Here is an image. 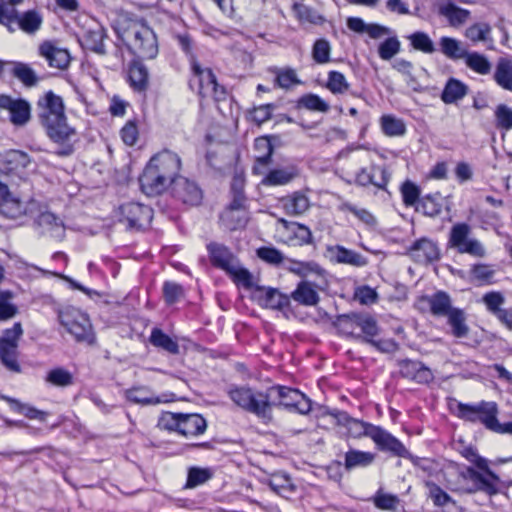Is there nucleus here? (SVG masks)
Segmentation results:
<instances>
[{
	"mask_svg": "<svg viewBox=\"0 0 512 512\" xmlns=\"http://www.w3.org/2000/svg\"><path fill=\"white\" fill-rule=\"evenodd\" d=\"M297 108H305L309 111L327 113L330 109V106L319 95L314 93H306L299 97L297 100Z\"/></svg>",
	"mask_w": 512,
	"mask_h": 512,
	"instance_id": "obj_52",
	"label": "nucleus"
},
{
	"mask_svg": "<svg viewBox=\"0 0 512 512\" xmlns=\"http://www.w3.org/2000/svg\"><path fill=\"white\" fill-rule=\"evenodd\" d=\"M271 72L275 75L274 87L283 90H290L293 87L302 84L295 69L291 67L274 68Z\"/></svg>",
	"mask_w": 512,
	"mask_h": 512,
	"instance_id": "obj_45",
	"label": "nucleus"
},
{
	"mask_svg": "<svg viewBox=\"0 0 512 512\" xmlns=\"http://www.w3.org/2000/svg\"><path fill=\"white\" fill-rule=\"evenodd\" d=\"M402 202L406 207H413L421 200V189L410 180H406L400 187Z\"/></svg>",
	"mask_w": 512,
	"mask_h": 512,
	"instance_id": "obj_57",
	"label": "nucleus"
},
{
	"mask_svg": "<svg viewBox=\"0 0 512 512\" xmlns=\"http://www.w3.org/2000/svg\"><path fill=\"white\" fill-rule=\"evenodd\" d=\"M445 317L447 318V324L451 328V334L455 338H465L468 336L469 326L464 310L453 307Z\"/></svg>",
	"mask_w": 512,
	"mask_h": 512,
	"instance_id": "obj_41",
	"label": "nucleus"
},
{
	"mask_svg": "<svg viewBox=\"0 0 512 512\" xmlns=\"http://www.w3.org/2000/svg\"><path fill=\"white\" fill-rule=\"evenodd\" d=\"M438 12L448 20L449 25L452 27L462 26L471 17V12L468 9L459 7L450 1L441 5Z\"/></svg>",
	"mask_w": 512,
	"mask_h": 512,
	"instance_id": "obj_40",
	"label": "nucleus"
},
{
	"mask_svg": "<svg viewBox=\"0 0 512 512\" xmlns=\"http://www.w3.org/2000/svg\"><path fill=\"white\" fill-rule=\"evenodd\" d=\"M268 485L273 492L286 499H290L297 490L291 477L283 472L273 473L268 480Z\"/></svg>",
	"mask_w": 512,
	"mask_h": 512,
	"instance_id": "obj_37",
	"label": "nucleus"
},
{
	"mask_svg": "<svg viewBox=\"0 0 512 512\" xmlns=\"http://www.w3.org/2000/svg\"><path fill=\"white\" fill-rule=\"evenodd\" d=\"M448 409L449 412L458 419L474 424L481 423L488 430H491L499 413L496 402L485 400L471 404L451 399L448 403Z\"/></svg>",
	"mask_w": 512,
	"mask_h": 512,
	"instance_id": "obj_7",
	"label": "nucleus"
},
{
	"mask_svg": "<svg viewBox=\"0 0 512 512\" xmlns=\"http://www.w3.org/2000/svg\"><path fill=\"white\" fill-rule=\"evenodd\" d=\"M162 292L167 305L179 302L185 295L183 286L174 281H165L162 286Z\"/></svg>",
	"mask_w": 512,
	"mask_h": 512,
	"instance_id": "obj_61",
	"label": "nucleus"
},
{
	"mask_svg": "<svg viewBox=\"0 0 512 512\" xmlns=\"http://www.w3.org/2000/svg\"><path fill=\"white\" fill-rule=\"evenodd\" d=\"M11 73L25 87L36 86L39 81L35 71L28 64L22 62H15Z\"/></svg>",
	"mask_w": 512,
	"mask_h": 512,
	"instance_id": "obj_54",
	"label": "nucleus"
},
{
	"mask_svg": "<svg viewBox=\"0 0 512 512\" xmlns=\"http://www.w3.org/2000/svg\"><path fill=\"white\" fill-rule=\"evenodd\" d=\"M2 399L7 402L10 410L13 411L14 413L24 415L29 419L43 420L45 418V413L43 411L38 410L35 407L25 405L17 399H14L9 396H2Z\"/></svg>",
	"mask_w": 512,
	"mask_h": 512,
	"instance_id": "obj_53",
	"label": "nucleus"
},
{
	"mask_svg": "<svg viewBox=\"0 0 512 512\" xmlns=\"http://www.w3.org/2000/svg\"><path fill=\"white\" fill-rule=\"evenodd\" d=\"M114 217L127 229L143 230L152 222L153 209L141 202L127 201L117 207Z\"/></svg>",
	"mask_w": 512,
	"mask_h": 512,
	"instance_id": "obj_10",
	"label": "nucleus"
},
{
	"mask_svg": "<svg viewBox=\"0 0 512 512\" xmlns=\"http://www.w3.org/2000/svg\"><path fill=\"white\" fill-rule=\"evenodd\" d=\"M289 297L290 301L294 300L297 304L308 307L315 306L320 301L316 286L306 280L300 281Z\"/></svg>",
	"mask_w": 512,
	"mask_h": 512,
	"instance_id": "obj_32",
	"label": "nucleus"
},
{
	"mask_svg": "<svg viewBox=\"0 0 512 512\" xmlns=\"http://www.w3.org/2000/svg\"><path fill=\"white\" fill-rule=\"evenodd\" d=\"M36 115L48 138L59 148L55 154L68 157L75 151L76 130L68 124L64 100L54 91L48 90L36 101Z\"/></svg>",
	"mask_w": 512,
	"mask_h": 512,
	"instance_id": "obj_1",
	"label": "nucleus"
},
{
	"mask_svg": "<svg viewBox=\"0 0 512 512\" xmlns=\"http://www.w3.org/2000/svg\"><path fill=\"white\" fill-rule=\"evenodd\" d=\"M272 135L259 136L254 140V150L258 153L255 156L252 173L254 175H262L267 167L272 163V155L274 146L272 144Z\"/></svg>",
	"mask_w": 512,
	"mask_h": 512,
	"instance_id": "obj_22",
	"label": "nucleus"
},
{
	"mask_svg": "<svg viewBox=\"0 0 512 512\" xmlns=\"http://www.w3.org/2000/svg\"><path fill=\"white\" fill-rule=\"evenodd\" d=\"M31 119V105L22 98L9 116L10 122L17 127L26 125Z\"/></svg>",
	"mask_w": 512,
	"mask_h": 512,
	"instance_id": "obj_59",
	"label": "nucleus"
},
{
	"mask_svg": "<svg viewBox=\"0 0 512 512\" xmlns=\"http://www.w3.org/2000/svg\"><path fill=\"white\" fill-rule=\"evenodd\" d=\"M326 257L334 264H345L353 267H364L368 264V259L365 256L339 244L328 245L326 247Z\"/></svg>",
	"mask_w": 512,
	"mask_h": 512,
	"instance_id": "obj_23",
	"label": "nucleus"
},
{
	"mask_svg": "<svg viewBox=\"0 0 512 512\" xmlns=\"http://www.w3.org/2000/svg\"><path fill=\"white\" fill-rule=\"evenodd\" d=\"M371 440L378 451L383 452L390 457L404 459L411 458V453L405 447L403 442L380 425L376 426Z\"/></svg>",
	"mask_w": 512,
	"mask_h": 512,
	"instance_id": "obj_13",
	"label": "nucleus"
},
{
	"mask_svg": "<svg viewBox=\"0 0 512 512\" xmlns=\"http://www.w3.org/2000/svg\"><path fill=\"white\" fill-rule=\"evenodd\" d=\"M269 390H276L279 397V404L290 411L300 414H307L311 411L312 404L310 399L296 388L283 385H275Z\"/></svg>",
	"mask_w": 512,
	"mask_h": 512,
	"instance_id": "obj_17",
	"label": "nucleus"
},
{
	"mask_svg": "<svg viewBox=\"0 0 512 512\" xmlns=\"http://www.w3.org/2000/svg\"><path fill=\"white\" fill-rule=\"evenodd\" d=\"M227 395L237 407L256 416L262 423L269 424L273 421L274 403L268 390L255 389L248 385H231Z\"/></svg>",
	"mask_w": 512,
	"mask_h": 512,
	"instance_id": "obj_5",
	"label": "nucleus"
},
{
	"mask_svg": "<svg viewBox=\"0 0 512 512\" xmlns=\"http://www.w3.org/2000/svg\"><path fill=\"white\" fill-rule=\"evenodd\" d=\"M281 207L288 216L303 215L310 208V200L303 191H294L279 199Z\"/></svg>",
	"mask_w": 512,
	"mask_h": 512,
	"instance_id": "obj_30",
	"label": "nucleus"
},
{
	"mask_svg": "<svg viewBox=\"0 0 512 512\" xmlns=\"http://www.w3.org/2000/svg\"><path fill=\"white\" fill-rule=\"evenodd\" d=\"M376 455L370 451L349 449L344 455V468L351 471L356 468H366L372 465Z\"/></svg>",
	"mask_w": 512,
	"mask_h": 512,
	"instance_id": "obj_39",
	"label": "nucleus"
},
{
	"mask_svg": "<svg viewBox=\"0 0 512 512\" xmlns=\"http://www.w3.org/2000/svg\"><path fill=\"white\" fill-rule=\"evenodd\" d=\"M169 188L171 196L186 206L194 207L202 203L203 192L195 181L180 176Z\"/></svg>",
	"mask_w": 512,
	"mask_h": 512,
	"instance_id": "obj_15",
	"label": "nucleus"
},
{
	"mask_svg": "<svg viewBox=\"0 0 512 512\" xmlns=\"http://www.w3.org/2000/svg\"><path fill=\"white\" fill-rule=\"evenodd\" d=\"M491 33L487 22L474 23L466 29L465 36L473 43L485 42Z\"/></svg>",
	"mask_w": 512,
	"mask_h": 512,
	"instance_id": "obj_63",
	"label": "nucleus"
},
{
	"mask_svg": "<svg viewBox=\"0 0 512 512\" xmlns=\"http://www.w3.org/2000/svg\"><path fill=\"white\" fill-rule=\"evenodd\" d=\"M419 309L428 311L435 317H444L453 308L452 301L447 292L439 290L432 295H422L418 298Z\"/></svg>",
	"mask_w": 512,
	"mask_h": 512,
	"instance_id": "obj_20",
	"label": "nucleus"
},
{
	"mask_svg": "<svg viewBox=\"0 0 512 512\" xmlns=\"http://www.w3.org/2000/svg\"><path fill=\"white\" fill-rule=\"evenodd\" d=\"M219 218L226 229L230 231L241 230L246 227L249 221V211H222Z\"/></svg>",
	"mask_w": 512,
	"mask_h": 512,
	"instance_id": "obj_47",
	"label": "nucleus"
},
{
	"mask_svg": "<svg viewBox=\"0 0 512 512\" xmlns=\"http://www.w3.org/2000/svg\"><path fill=\"white\" fill-rule=\"evenodd\" d=\"M187 85L201 101L213 99L220 102L227 97L226 88L218 82L212 68L203 67L200 61L193 60V63L189 64Z\"/></svg>",
	"mask_w": 512,
	"mask_h": 512,
	"instance_id": "obj_6",
	"label": "nucleus"
},
{
	"mask_svg": "<svg viewBox=\"0 0 512 512\" xmlns=\"http://www.w3.org/2000/svg\"><path fill=\"white\" fill-rule=\"evenodd\" d=\"M148 342L155 348L165 351L171 355H179L180 347L177 340L167 333H165L159 327H153L151 329Z\"/></svg>",
	"mask_w": 512,
	"mask_h": 512,
	"instance_id": "obj_34",
	"label": "nucleus"
},
{
	"mask_svg": "<svg viewBox=\"0 0 512 512\" xmlns=\"http://www.w3.org/2000/svg\"><path fill=\"white\" fill-rule=\"evenodd\" d=\"M8 15L12 16L11 24L17 22L19 28L28 34L38 31L43 23L41 13L36 9H31L18 14L15 8L8 10Z\"/></svg>",
	"mask_w": 512,
	"mask_h": 512,
	"instance_id": "obj_29",
	"label": "nucleus"
},
{
	"mask_svg": "<svg viewBox=\"0 0 512 512\" xmlns=\"http://www.w3.org/2000/svg\"><path fill=\"white\" fill-rule=\"evenodd\" d=\"M334 326L341 336L360 339L380 352L392 353L398 349V343L394 339L376 338L379 335L380 328L376 319L371 315L363 313L339 315L334 322Z\"/></svg>",
	"mask_w": 512,
	"mask_h": 512,
	"instance_id": "obj_3",
	"label": "nucleus"
},
{
	"mask_svg": "<svg viewBox=\"0 0 512 512\" xmlns=\"http://www.w3.org/2000/svg\"><path fill=\"white\" fill-rule=\"evenodd\" d=\"M399 502L397 495L385 493L382 489L377 490L373 496V503L380 510L395 511Z\"/></svg>",
	"mask_w": 512,
	"mask_h": 512,
	"instance_id": "obj_62",
	"label": "nucleus"
},
{
	"mask_svg": "<svg viewBox=\"0 0 512 512\" xmlns=\"http://www.w3.org/2000/svg\"><path fill=\"white\" fill-rule=\"evenodd\" d=\"M493 80L502 89L512 92V58L500 57L498 59Z\"/></svg>",
	"mask_w": 512,
	"mask_h": 512,
	"instance_id": "obj_42",
	"label": "nucleus"
},
{
	"mask_svg": "<svg viewBox=\"0 0 512 512\" xmlns=\"http://www.w3.org/2000/svg\"><path fill=\"white\" fill-rule=\"evenodd\" d=\"M471 234V226L465 222L455 223L449 232L448 245L455 248L461 254H469L472 256H484V248L476 239L469 238Z\"/></svg>",
	"mask_w": 512,
	"mask_h": 512,
	"instance_id": "obj_12",
	"label": "nucleus"
},
{
	"mask_svg": "<svg viewBox=\"0 0 512 512\" xmlns=\"http://www.w3.org/2000/svg\"><path fill=\"white\" fill-rule=\"evenodd\" d=\"M116 32L118 38L135 58L154 59L157 56V36L144 19H127Z\"/></svg>",
	"mask_w": 512,
	"mask_h": 512,
	"instance_id": "obj_4",
	"label": "nucleus"
},
{
	"mask_svg": "<svg viewBox=\"0 0 512 512\" xmlns=\"http://www.w3.org/2000/svg\"><path fill=\"white\" fill-rule=\"evenodd\" d=\"M299 175L295 166L275 168L269 170L263 177L261 183L264 186H284L292 182Z\"/></svg>",
	"mask_w": 512,
	"mask_h": 512,
	"instance_id": "obj_33",
	"label": "nucleus"
},
{
	"mask_svg": "<svg viewBox=\"0 0 512 512\" xmlns=\"http://www.w3.org/2000/svg\"><path fill=\"white\" fill-rule=\"evenodd\" d=\"M0 214L9 219H18L26 214V207L19 198L10 194L0 200Z\"/></svg>",
	"mask_w": 512,
	"mask_h": 512,
	"instance_id": "obj_48",
	"label": "nucleus"
},
{
	"mask_svg": "<svg viewBox=\"0 0 512 512\" xmlns=\"http://www.w3.org/2000/svg\"><path fill=\"white\" fill-rule=\"evenodd\" d=\"M181 169L180 156L167 148L162 149L149 159L139 176L141 191L150 197L162 195L181 176Z\"/></svg>",
	"mask_w": 512,
	"mask_h": 512,
	"instance_id": "obj_2",
	"label": "nucleus"
},
{
	"mask_svg": "<svg viewBox=\"0 0 512 512\" xmlns=\"http://www.w3.org/2000/svg\"><path fill=\"white\" fill-rule=\"evenodd\" d=\"M469 91V87L463 81L450 77L441 92L440 98L445 104H453L462 100Z\"/></svg>",
	"mask_w": 512,
	"mask_h": 512,
	"instance_id": "obj_36",
	"label": "nucleus"
},
{
	"mask_svg": "<svg viewBox=\"0 0 512 512\" xmlns=\"http://www.w3.org/2000/svg\"><path fill=\"white\" fill-rule=\"evenodd\" d=\"M347 27L357 33H367L372 39H379L390 33V29L378 23L366 24L360 17H349Z\"/></svg>",
	"mask_w": 512,
	"mask_h": 512,
	"instance_id": "obj_35",
	"label": "nucleus"
},
{
	"mask_svg": "<svg viewBox=\"0 0 512 512\" xmlns=\"http://www.w3.org/2000/svg\"><path fill=\"white\" fill-rule=\"evenodd\" d=\"M465 65L473 72L479 75H487L491 72L492 64L489 59L479 52L473 51L466 53L464 57Z\"/></svg>",
	"mask_w": 512,
	"mask_h": 512,
	"instance_id": "obj_49",
	"label": "nucleus"
},
{
	"mask_svg": "<svg viewBox=\"0 0 512 512\" xmlns=\"http://www.w3.org/2000/svg\"><path fill=\"white\" fill-rule=\"evenodd\" d=\"M256 297L260 305L274 310L290 308V297L277 288L257 286Z\"/></svg>",
	"mask_w": 512,
	"mask_h": 512,
	"instance_id": "obj_24",
	"label": "nucleus"
},
{
	"mask_svg": "<svg viewBox=\"0 0 512 512\" xmlns=\"http://www.w3.org/2000/svg\"><path fill=\"white\" fill-rule=\"evenodd\" d=\"M39 53L50 67L60 70L66 69L70 64V54L66 49L59 48L51 42H44L39 47Z\"/></svg>",
	"mask_w": 512,
	"mask_h": 512,
	"instance_id": "obj_31",
	"label": "nucleus"
},
{
	"mask_svg": "<svg viewBox=\"0 0 512 512\" xmlns=\"http://www.w3.org/2000/svg\"><path fill=\"white\" fill-rule=\"evenodd\" d=\"M482 301L489 313L495 316L496 319L500 318L506 308H502L505 302L504 295L499 291H490L483 295Z\"/></svg>",
	"mask_w": 512,
	"mask_h": 512,
	"instance_id": "obj_55",
	"label": "nucleus"
},
{
	"mask_svg": "<svg viewBox=\"0 0 512 512\" xmlns=\"http://www.w3.org/2000/svg\"><path fill=\"white\" fill-rule=\"evenodd\" d=\"M409 40L411 46L417 51H421L426 54H432L435 51L433 41L425 32H414L409 36Z\"/></svg>",
	"mask_w": 512,
	"mask_h": 512,
	"instance_id": "obj_64",
	"label": "nucleus"
},
{
	"mask_svg": "<svg viewBox=\"0 0 512 512\" xmlns=\"http://www.w3.org/2000/svg\"><path fill=\"white\" fill-rule=\"evenodd\" d=\"M443 197L439 191L428 193L421 197L417 210H420L425 216L436 217L442 212Z\"/></svg>",
	"mask_w": 512,
	"mask_h": 512,
	"instance_id": "obj_46",
	"label": "nucleus"
},
{
	"mask_svg": "<svg viewBox=\"0 0 512 512\" xmlns=\"http://www.w3.org/2000/svg\"><path fill=\"white\" fill-rule=\"evenodd\" d=\"M159 425L183 437H197L207 430L206 419L198 413L165 412L159 420Z\"/></svg>",
	"mask_w": 512,
	"mask_h": 512,
	"instance_id": "obj_8",
	"label": "nucleus"
},
{
	"mask_svg": "<svg viewBox=\"0 0 512 512\" xmlns=\"http://www.w3.org/2000/svg\"><path fill=\"white\" fill-rule=\"evenodd\" d=\"M214 477L210 467L192 466L188 469L185 488L192 489L205 484Z\"/></svg>",
	"mask_w": 512,
	"mask_h": 512,
	"instance_id": "obj_50",
	"label": "nucleus"
},
{
	"mask_svg": "<svg viewBox=\"0 0 512 512\" xmlns=\"http://www.w3.org/2000/svg\"><path fill=\"white\" fill-rule=\"evenodd\" d=\"M142 60L134 58L128 63L125 80L135 94L145 98L150 87V74Z\"/></svg>",
	"mask_w": 512,
	"mask_h": 512,
	"instance_id": "obj_18",
	"label": "nucleus"
},
{
	"mask_svg": "<svg viewBox=\"0 0 512 512\" xmlns=\"http://www.w3.org/2000/svg\"><path fill=\"white\" fill-rule=\"evenodd\" d=\"M256 256L264 263L279 267L285 260L284 254L274 246H261L256 249Z\"/></svg>",
	"mask_w": 512,
	"mask_h": 512,
	"instance_id": "obj_56",
	"label": "nucleus"
},
{
	"mask_svg": "<svg viewBox=\"0 0 512 512\" xmlns=\"http://www.w3.org/2000/svg\"><path fill=\"white\" fill-rule=\"evenodd\" d=\"M282 228L281 242L289 247H303L313 243L311 229L305 224L280 218Z\"/></svg>",
	"mask_w": 512,
	"mask_h": 512,
	"instance_id": "obj_14",
	"label": "nucleus"
},
{
	"mask_svg": "<svg viewBox=\"0 0 512 512\" xmlns=\"http://www.w3.org/2000/svg\"><path fill=\"white\" fill-rule=\"evenodd\" d=\"M22 335V324L15 322L11 328L5 329L0 337V361L8 371L13 373L22 372L18 361V344Z\"/></svg>",
	"mask_w": 512,
	"mask_h": 512,
	"instance_id": "obj_11",
	"label": "nucleus"
},
{
	"mask_svg": "<svg viewBox=\"0 0 512 512\" xmlns=\"http://www.w3.org/2000/svg\"><path fill=\"white\" fill-rule=\"evenodd\" d=\"M390 177L385 168L373 166L370 169L361 168L355 176V183L362 187L373 185L378 189L385 190Z\"/></svg>",
	"mask_w": 512,
	"mask_h": 512,
	"instance_id": "obj_28",
	"label": "nucleus"
},
{
	"mask_svg": "<svg viewBox=\"0 0 512 512\" xmlns=\"http://www.w3.org/2000/svg\"><path fill=\"white\" fill-rule=\"evenodd\" d=\"M45 381L56 387H67L73 384V375L65 368L56 367L47 373Z\"/></svg>",
	"mask_w": 512,
	"mask_h": 512,
	"instance_id": "obj_60",
	"label": "nucleus"
},
{
	"mask_svg": "<svg viewBox=\"0 0 512 512\" xmlns=\"http://www.w3.org/2000/svg\"><path fill=\"white\" fill-rule=\"evenodd\" d=\"M409 256L417 263L430 264L440 259L441 253L436 242L422 237L408 248Z\"/></svg>",
	"mask_w": 512,
	"mask_h": 512,
	"instance_id": "obj_21",
	"label": "nucleus"
},
{
	"mask_svg": "<svg viewBox=\"0 0 512 512\" xmlns=\"http://www.w3.org/2000/svg\"><path fill=\"white\" fill-rule=\"evenodd\" d=\"M206 250L212 267L224 272L229 270L236 260L231 249L222 243L210 242L206 245Z\"/></svg>",
	"mask_w": 512,
	"mask_h": 512,
	"instance_id": "obj_26",
	"label": "nucleus"
},
{
	"mask_svg": "<svg viewBox=\"0 0 512 512\" xmlns=\"http://www.w3.org/2000/svg\"><path fill=\"white\" fill-rule=\"evenodd\" d=\"M480 472L475 480L472 482V486L466 489L467 493L483 492L488 496H494L499 493V476L490 469L487 464V468H478Z\"/></svg>",
	"mask_w": 512,
	"mask_h": 512,
	"instance_id": "obj_25",
	"label": "nucleus"
},
{
	"mask_svg": "<svg viewBox=\"0 0 512 512\" xmlns=\"http://www.w3.org/2000/svg\"><path fill=\"white\" fill-rule=\"evenodd\" d=\"M338 426L346 428L354 439L368 437L371 439L377 425L352 417L348 412L335 409L329 413Z\"/></svg>",
	"mask_w": 512,
	"mask_h": 512,
	"instance_id": "obj_16",
	"label": "nucleus"
},
{
	"mask_svg": "<svg viewBox=\"0 0 512 512\" xmlns=\"http://www.w3.org/2000/svg\"><path fill=\"white\" fill-rule=\"evenodd\" d=\"M428 497L432 500L433 505L437 508L436 512H462L461 506L438 484L428 481Z\"/></svg>",
	"mask_w": 512,
	"mask_h": 512,
	"instance_id": "obj_27",
	"label": "nucleus"
},
{
	"mask_svg": "<svg viewBox=\"0 0 512 512\" xmlns=\"http://www.w3.org/2000/svg\"><path fill=\"white\" fill-rule=\"evenodd\" d=\"M324 87L333 95L350 94L353 97L359 96L356 92L351 91V84L346 76L337 70H330L328 72Z\"/></svg>",
	"mask_w": 512,
	"mask_h": 512,
	"instance_id": "obj_38",
	"label": "nucleus"
},
{
	"mask_svg": "<svg viewBox=\"0 0 512 512\" xmlns=\"http://www.w3.org/2000/svg\"><path fill=\"white\" fill-rule=\"evenodd\" d=\"M441 52L449 59H464L467 51L462 48L460 41L455 38L443 36L439 41Z\"/></svg>",
	"mask_w": 512,
	"mask_h": 512,
	"instance_id": "obj_51",
	"label": "nucleus"
},
{
	"mask_svg": "<svg viewBox=\"0 0 512 512\" xmlns=\"http://www.w3.org/2000/svg\"><path fill=\"white\" fill-rule=\"evenodd\" d=\"M106 33L103 27L97 26L95 29H89L82 35V46L97 54H105L104 40Z\"/></svg>",
	"mask_w": 512,
	"mask_h": 512,
	"instance_id": "obj_43",
	"label": "nucleus"
},
{
	"mask_svg": "<svg viewBox=\"0 0 512 512\" xmlns=\"http://www.w3.org/2000/svg\"><path fill=\"white\" fill-rule=\"evenodd\" d=\"M381 132L387 137H402L407 132L406 123L394 114H383L379 118Z\"/></svg>",
	"mask_w": 512,
	"mask_h": 512,
	"instance_id": "obj_44",
	"label": "nucleus"
},
{
	"mask_svg": "<svg viewBox=\"0 0 512 512\" xmlns=\"http://www.w3.org/2000/svg\"><path fill=\"white\" fill-rule=\"evenodd\" d=\"M399 374L402 378L417 384H430L434 380L432 370L421 361L403 359L398 362Z\"/></svg>",
	"mask_w": 512,
	"mask_h": 512,
	"instance_id": "obj_19",
	"label": "nucleus"
},
{
	"mask_svg": "<svg viewBox=\"0 0 512 512\" xmlns=\"http://www.w3.org/2000/svg\"><path fill=\"white\" fill-rule=\"evenodd\" d=\"M331 45L324 38L317 39L312 46V59L316 64L323 65L331 62Z\"/></svg>",
	"mask_w": 512,
	"mask_h": 512,
	"instance_id": "obj_58",
	"label": "nucleus"
},
{
	"mask_svg": "<svg viewBox=\"0 0 512 512\" xmlns=\"http://www.w3.org/2000/svg\"><path fill=\"white\" fill-rule=\"evenodd\" d=\"M60 324L70 333L76 342L90 346L96 344V336L88 315L79 308L66 306L58 314Z\"/></svg>",
	"mask_w": 512,
	"mask_h": 512,
	"instance_id": "obj_9",
	"label": "nucleus"
}]
</instances>
